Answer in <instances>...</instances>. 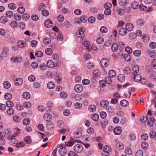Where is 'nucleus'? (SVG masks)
<instances>
[{"label": "nucleus", "instance_id": "nucleus-29", "mask_svg": "<svg viewBox=\"0 0 156 156\" xmlns=\"http://www.w3.org/2000/svg\"><path fill=\"white\" fill-rule=\"evenodd\" d=\"M123 73L126 74H130L131 72V69L129 67H125L123 70Z\"/></svg>", "mask_w": 156, "mask_h": 156}, {"label": "nucleus", "instance_id": "nucleus-34", "mask_svg": "<svg viewBox=\"0 0 156 156\" xmlns=\"http://www.w3.org/2000/svg\"><path fill=\"white\" fill-rule=\"evenodd\" d=\"M132 69L133 72L134 73H136L139 72V67L137 65H134L132 67Z\"/></svg>", "mask_w": 156, "mask_h": 156}, {"label": "nucleus", "instance_id": "nucleus-26", "mask_svg": "<svg viewBox=\"0 0 156 156\" xmlns=\"http://www.w3.org/2000/svg\"><path fill=\"white\" fill-rule=\"evenodd\" d=\"M116 147L119 150H121L124 148L123 144L122 143L120 142L117 143L116 144Z\"/></svg>", "mask_w": 156, "mask_h": 156}, {"label": "nucleus", "instance_id": "nucleus-28", "mask_svg": "<svg viewBox=\"0 0 156 156\" xmlns=\"http://www.w3.org/2000/svg\"><path fill=\"white\" fill-rule=\"evenodd\" d=\"M48 67L50 68H53L54 66V62L51 60H48L47 62Z\"/></svg>", "mask_w": 156, "mask_h": 156}, {"label": "nucleus", "instance_id": "nucleus-46", "mask_svg": "<svg viewBox=\"0 0 156 156\" xmlns=\"http://www.w3.org/2000/svg\"><path fill=\"white\" fill-rule=\"evenodd\" d=\"M17 145H16L15 147H16L17 148H20L22 147L23 146H24L25 145V143L23 142H20L19 143H18V142L17 143Z\"/></svg>", "mask_w": 156, "mask_h": 156}, {"label": "nucleus", "instance_id": "nucleus-41", "mask_svg": "<svg viewBox=\"0 0 156 156\" xmlns=\"http://www.w3.org/2000/svg\"><path fill=\"white\" fill-rule=\"evenodd\" d=\"M139 5L138 2H133L131 4V7L134 9H136L138 8Z\"/></svg>", "mask_w": 156, "mask_h": 156}, {"label": "nucleus", "instance_id": "nucleus-35", "mask_svg": "<svg viewBox=\"0 0 156 156\" xmlns=\"http://www.w3.org/2000/svg\"><path fill=\"white\" fill-rule=\"evenodd\" d=\"M108 75L110 77L113 78L116 75V73L115 70H110L109 72Z\"/></svg>", "mask_w": 156, "mask_h": 156}, {"label": "nucleus", "instance_id": "nucleus-53", "mask_svg": "<svg viewBox=\"0 0 156 156\" xmlns=\"http://www.w3.org/2000/svg\"><path fill=\"white\" fill-rule=\"evenodd\" d=\"M104 6L105 9H110L112 6V4L109 2L106 3L104 4Z\"/></svg>", "mask_w": 156, "mask_h": 156}, {"label": "nucleus", "instance_id": "nucleus-40", "mask_svg": "<svg viewBox=\"0 0 156 156\" xmlns=\"http://www.w3.org/2000/svg\"><path fill=\"white\" fill-rule=\"evenodd\" d=\"M147 117L146 116H141L140 117V121L142 123L145 122L147 120Z\"/></svg>", "mask_w": 156, "mask_h": 156}, {"label": "nucleus", "instance_id": "nucleus-27", "mask_svg": "<svg viewBox=\"0 0 156 156\" xmlns=\"http://www.w3.org/2000/svg\"><path fill=\"white\" fill-rule=\"evenodd\" d=\"M93 74L95 77H98L101 75V72L100 70L96 69L93 72Z\"/></svg>", "mask_w": 156, "mask_h": 156}, {"label": "nucleus", "instance_id": "nucleus-59", "mask_svg": "<svg viewBox=\"0 0 156 156\" xmlns=\"http://www.w3.org/2000/svg\"><path fill=\"white\" fill-rule=\"evenodd\" d=\"M24 140L27 144L31 143V138L30 136L26 137L24 138Z\"/></svg>", "mask_w": 156, "mask_h": 156}, {"label": "nucleus", "instance_id": "nucleus-63", "mask_svg": "<svg viewBox=\"0 0 156 156\" xmlns=\"http://www.w3.org/2000/svg\"><path fill=\"white\" fill-rule=\"evenodd\" d=\"M40 67L41 70H44L47 69V66L45 64L42 63L40 65Z\"/></svg>", "mask_w": 156, "mask_h": 156}, {"label": "nucleus", "instance_id": "nucleus-1", "mask_svg": "<svg viewBox=\"0 0 156 156\" xmlns=\"http://www.w3.org/2000/svg\"><path fill=\"white\" fill-rule=\"evenodd\" d=\"M73 149L75 152L79 153H81L83 151V147L82 145L77 144L74 146Z\"/></svg>", "mask_w": 156, "mask_h": 156}, {"label": "nucleus", "instance_id": "nucleus-36", "mask_svg": "<svg viewBox=\"0 0 156 156\" xmlns=\"http://www.w3.org/2000/svg\"><path fill=\"white\" fill-rule=\"evenodd\" d=\"M14 134L12 136H14L15 137L17 136L20 133V130L18 128H16L13 129Z\"/></svg>", "mask_w": 156, "mask_h": 156}, {"label": "nucleus", "instance_id": "nucleus-5", "mask_svg": "<svg viewBox=\"0 0 156 156\" xmlns=\"http://www.w3.org/2000/svg\"><path fill=\"white\" fill-rule=\"evenodd\" d=\"M11 60L14 62H17L18 63H20L22 61V57L20 56L12 57Z\"/></svg>", "mask_w": 156, "mask_h": 156}, {"label": "nucleus", "instance_id": "nucleus-25", "mask_svg": "<svg viewBox=\"0 0 156 156\" xmlns=\"http://www.w3.org/2000/svg\"><path fill=\"white\" fill-rule=\"evenodd\" d=\"M112 150L111 147L107 145L105 146L103 148V151L107 153H110Z\"/></svg>", "mask_w": 156, "mask_h": 156}, {"label": "nucleus", "instance_id": "nucleus-58", "mask_svg": "<svg viewBox=\"0 0 156 156\" xmlns=\"http://www.w3.org/2000/svg\"><path fill=\"white\" fill-rule=\"evenodd\" d=\"M10 26L13 28H16L17 27V24L16 22L12 21L10 23Z\"/></svg>", "mask_w": 156, "mask_h": 156}, {"label": "nucleus", "instance_id": "nucleus-14", "mask_svg": "<svg viewBox=\"0 0 156 156\" xmlns=\"http://www.w3.org/2000/svg\"><path fill=\"white\" fill-rule=\"evenodd\" d=\"M23 80L21 78H17L15 81V84L17 86H20L23 83Z\"/></svg>", "mask_w": 156, "mask_h": 156}, {"label": "nucleus", "instance_id": "nucleus-32", "mask_svg": "<svg viewBox=\"0 0 156 156\" xmlns=\"http://www.w3.org/2000/svg\"><path fill=\"white\" fill-rule=\"evenodd\" d=\"M9 19L8 18H6L5 16H2L0 18V22L2 23H7Z\"/></svg>", "mask_w": 156, "mask_h": 156}, {"label": "nucleus", "instance_id": "nucleus-9", "mask_svg": "<svg viewBox=\"0 0 156 156\" xmlns=\"http://www.w3.org/2000/svg\"><path fill=\"white\" fill-rule=\"evenodd\" d=\"M15 137L13 136H12L10 138V140L11 141L10 142V145L14 146L16 145L17 143L18 142V140L15 138Z\"/></svg>", "mask_w": 156, "mask_h": 156}, {"label": "nucleus", "instance_id": "nucleus-33", "mask_svg": "<svg viewBox=\"0 0 156 156\" xmlns=\"http://www.w3.org/2000/svg\"><path fill=\"white\" fill-rule=\"evenodd\" d=\"M48 87L49 89H52L55 87V83L52 82H49L47 84Z\"/></svg>", "mask_w": 156, "mask_h": 156}, {"label": "nucleus", "instance_id": "nucleus-51", "mask_svg": "<svg viewBox=\"0 0 156 156\" xmlns=\"http://www.w3.org/2000/svg\"><path fill=\"white\" fill-rule=\"evenodd\" d=\"M144 23V21L143 19H140L137 20V24L139 26L143 25Z\"/></svg>", "mask_w": 156, "mask_h": 156}, {"label": "nucleus", "instance_id": "nucleus-44", "mask_svg": "<svg viewBox=\"0 0 156 156\" xmlns=\"http://www.w3.org/2000/svg\"><path fill=\"white\" fill-rule=\"evenodd\" d=\"M23 124L25 125H29L30 123V120L28 118L25 119H23Z\"/></svg>", "mask_w": 156, "mask_h": 156}, {"label": "nucleus", "instance_id": "nucleus-15", "mask_svg": "<svg viewBox=\"0 0 156 156\" xmlns=\"http://www.w3.org/2000/svg\"><path fill=\"white\" fill-rule=\"evenodd\" d=\"M109 102L107 100H102L100 102V106L102 107H106L109 104Z\"/></svg>", "mask_w": 156, "mask_h": 156}, {"label": "nucleus", "instance_id": "nucleus-62", "mask_svg": "<svg viewBox=\"0 0 156 156\" xmlns=\"http://www.w3.org/2000/svg\"><path fill=\"white\" fill-rule=\"evenodd\" d=\"M87 66L89 69H92L94 68V65L93 63H88L87 64Z\"/></svg>", "mask_w": 156, "mask_h": 156}, {"label": "nucleus", "instance_id": "nucleus-47", "mask_svg": "<svg viewBox=\"0 0 156 156\" xmlns=\"http://www.w3.org/2000/svg\"><path fill=\"white\" fill-rule=\"evenodd\" d=\"M134 55L136 57L139 56L141 54V51L139 50H136L133 51Z\"/></svg>", "mask_w": 156, "mask_h": 156}, {"label": "nucleus", "instance_id": "nucleus-50", "mask_svg": "<svg viewBox=\"0 0 156 156\" xmlns=\"http://www.w3.org/2000/svg\"><path fill=\"white\" fill-rule=\"evenodd\" d=\"M125 153L127 155H129L132 154V151L130 148H127L125 150Z\"/></svg>", "mask_w": 156, "mask_h": 156}, {"label": "nucleus", "instance_id": "nucleus-56", "mask_svg": "<svg viewBox=\"0 0 156 156\" xmlns=\"http://www.w3.org/2000/svg\"><path fill=\"white\" fill-rule=\"evenodd\" d=\"M149 46L151 48H155L156 47V43L154 42H151L149 44Z\"/></svg>", "mask_w": 156, "mask_h": 156}, {"label": "nucleus", "instance_id": "nucleus-18", "mask_svg": "<svg viewBox=\"0 0 156 156\" xmlns=\"http://www.w3.org/2000/svg\"><path fill=\"white\" fill-rule=\"evenodd\" d=\"M126 30V28L125 29L124 28L122 27L120 28L119 31V34L122 35H125L127 33Z\"/></svg>", "mask_w": 156, "mask_h": 156}, {"label": "nucleus", "instance_id": "nucleus-49", "mask_svg": "<svg viewBox=\"0 0 156 156\" xmlns=\"http://www.w3.org/2000/svg\"><path fill=\"white\" fill-rule=\"evenodd\" d=\"M106 110L108 113L113 112L114 111L113 107L111 106H108L106 109Z\"/></svg>", "mask_w": 156, "mask_h": 156}, {"label": "nucleus", "instance_id": "nucleus-16", "mask_svg": "<svg viewBox=\"0 0 156 156\" xmlns=\"http://www.w3.org/2000/svg\"><path fill=\"white\" fill-rule=\"evenodd\" d=\"M142 41L144 42H147L149 41V36L148 34H144L142 37Z\"/></svg>", "mask_w": 156, "mask_h": 156}, {"label": "nucleus", "instance_id": "nucleus-48", "mask_svg": "<svg viewBox=\"0 0 156 156\" xmlns=\"http://www.w3.org/2000/svg\"><path fill=\"white\" fill-rule=\"evenodd\" d=\"M124 58L127 62L129 61L131 59L130 56L129 54H125L124 55Z\"/></svg>", "mask_w": 156, "mask_h": 156}, {"label": "nucleus", "instance_id": "nucleus-31", "mask_svg": "<svg viewBox=\"0 0 156 156\" xmlns=\"http://www.w3.org/2000/svg\"><path fill=\"white\" fill-rule=\"evenodd\" d=\"M116 12L118 15H122L124 13V10L123 9L118 7L117 8Z\"/></svg>", "mask_w": 156, "mask_h": 156}, {"label": "nucleus", "instance_id": "nucleus-20", "mask_svg": "<svg viewBox=\"0 0 156 156\" xmlns=\"http://www.w3.org/2000/svg\"><path fill=\"white\" fill-rule=\"evenodd\" d=\"M134 80L136 82H140L141 80V76L140 74H136L133 76Z\"/></svg>", "mask_w": 156, "mask_h": 156}, {"label": "nucleus", "instance_id": "nucleus-45", "mask_svg": "<svg viewBox=\"0 0 156 156\" xmlns=\"http://www.w3.org/2000/svg\"><path fill=\"white\" fill-rule=\"evenodd\" d=\"M51 42V40L50 38L48 37H45L43 40V43L46 44H49Z\"/></svg>", "mask_w": 156, "mask_h": 156}, {"label": "nucleus", "instance_id": "nucleus-42", "mask_svg": "<svg viewBox=\"0 0 156 156\" xmlns=\"http://www.w3.org/2000/svg\"><path fill=\"white\" fill-rule=\"evenodd\" d=\"M148 146V144L147 142H143L141 145V147L144 150H146L147 149Z\"/></svg>", "mask_w": 156, "mask_h": 156}, {"label": "nucleus", "instance_id": "nucleus-8", "mask_svg": "<svg viewBox=\"0 0 156 156\" xmlns=\"http://www.w3.org/2000/svg\"><path fill=\"white\" fill-rule=\"evenodd\" d=\"M44 25L46 27L51 28L53 26V23L50 20L48 19L45 22Z\"/></svg>", "mask_w": 156, "mask_h": 156}, {"label": "nucleus", "instance_id": "nucleus-30", "mask_svg": "<svg viewBox=\"0 0 156 156\" xmlns=\"http://www.w3.org/2000/svg\"><path fill=\"white\" fill-rule=\"evenodd\" d=\"M112 50L113 52H116L117 51L118 49V46L117 44L114 43L112 46Z\"/></svg>", "mask_w": 156, "mask_h": 156}, {"label": "nucleus", "instance_id": "nucleus-7", "mask_svg": "<svg viewBox=\"0 0 156 156\" xmlns=\"http://www.w3.org/2000/svg\"><path fill=\"white\" fill-rule=\"evenodd\" d=\"M44 119L45 121L49 122L52 118V116L49 113H46L44 115Z\"/></svg>", "mask_w": 156, "mask_h": 156}, {"label": "nucleus", "instance_id": "nucleus-11", "mask_svg": "<svg viewBox=\"0 0 156 156\" xmlns=\"http://www.w3.org/2000/svg\"><path fill=\"white\" fill-rule=\"evenodd\" d=\"M18 47L22 48L25 47L27 45L23 41H19L17 43Z\"/></svg>", "mask_w": 156, "mask_h": 156}, {"label": "nucleus", "instance_id": "nucleus-54", "mask_svg": "<svg viewBox=\"0 0 156 156\" xmlns=\"http://www.w3.org/2000/svg\"><path fill=\"white\" fill-rule=\"evenodd\" d=\"M58 21L60 22H63L64 20V18L62 15H59L57 17Z\"/></svg>", "mask_w": 156, "mask_h": 156}, {"label": "nucleus", "instance_id": "nucleus-6", "mask_svg": "<svg viewBox=\"0 0 156 156\" xmlns=\"http://www.w3.org/2000/svg\"><path fill=\"white\" fill-rule=\"evenodd\" d=\"M100 63L102 66L105 67L109 65V62L107 59L103 58L101 60Z\"/></svg>", "mask_w": 156, "mask_h": 156}, {"label": "nucleus", "instance_id": "nucleus-3", "mask_svg": "<svg viewBox=\"0 0 156 156\" xmlns=\"http://www.w3.org/2000/svg\"><path fill=\"white\" fill-rule=\"evenodd\" d=\"M83 86L80 84H77L74 87V90L75 91L78 93L81 92L83 90Z\"/></svg>", "mask_w": 156, "mask_h": 156}, {"label": "nucleus", "instance_id": "nucleus-52", "mask_svg": "<svg viewBox=\"0 0 156 156\" xmlns=\"http://www.w3.org/2000/svg\"><path fill=\"white\" fill-rule=\"evenodd\" d=\"M9 83L8 81H6L3 83V87L4 88L8 89L10 87Z\"/></svg>", "mask_w": 156, "mask_h": 156}, {"label": "nucleus", "instance_id": "nucleus-37", "mask_svg": "<svg viewBox=\"0 0 156 156\" xmlns=\"http://www.w3.org/2000/svg\"><path fill=\"white\" fill-rule=\"evenodd\" d=\"M120 104L123 106H126L129 104V102L126 100H123L121 101Z\"/></svg>", "mask_w": 156, "mask_h": 156}, {"label": "nucleus", "instance_id": "nucleus-24", "mask_svg": "<svg viewBox=\"0 0 156 156\" xmlns=\"http://www.w3.org/2000/svg\"><path fill=\"white\" fill-rule=\"evenodd\" d=\"M23 96L24 99H28L30 98V95L28 92H25L23 93Z\"/></svg>", "mask_w": 156, "mask_h": 156}, {"label": "nucleus", "instance_id": "nucleus-43", "mask_svg": "<svg viewBox=\"0 0 156 156\" xmlns=\"http://www.w3.org/2000/svg\"><path fill=\"white\" fill-rule=\"evenodd\" d=\"M45 53L48 55H50L52 53V51L50 48H47L45 49Z\"/></svg>", "mask_w": 156, "mask_h": 156}, {"label": "nucleus", "instance_id": "nucleus-2", "mask_svg": "<svg viewBox=\"0 0 156 156\" xmlns=\"http://www.w3.org/2000/svg\"><path fill=\"white\" fill-rule=\"evenodd\" d=\"M81 143L82 142L81 140H75L73 138H71L70 140L68 141L65 143V145L68 147L72 146L74 143Z\"/></svg>", "mask_w": 156, "mask_h": 156}, {"label": "nucleus", "instance_id": "nucleus-4", "mask_svg": "<svg viewBox=\"0 0 156 156\" xmlns=\"http://www.w3.org/2000/svg\"><path fill=\"white\" fill-rule=\"evenodd\" d=\"M122 131V128L120 126H118L115 127L114 130L113 132L115 135H119L121 133Z\"/></svg>", "mask_w": 156, "mask_h": 156}, {"label": "nucleus", "instance_id": "nucleus-22", "mask_svg": "<svg viewBox=\"0 0 156 156\" xmlns=\"http://www.w3.org/2000/svg\"><path fill=\"white\" fill-rule=\"evenodd\" d=\"M82 41L83 44L84 46L87 47L90 45V42H88L85 38L83 37L82 38Z\"/></svg>", "mask_w": 156, "mask_h": 156}, {"label": "nucleus", "instance_id": "nucleus-38", "mask_svg": "<svg viewBox=\"0 0 156 156\" xmlns=\"http://www.w3.org/2000/svg\"><path fill=\"white\" fill-rule=\"evenodd\" d=\"M99 116L97 114H94L92 115L91 118L94 121H97L99 119Z\"/></svg>", "mask_w": 156, "mask_h": 156}, {"label": "nucleus", "instance_id": "nucleus-60", "mask_svg": "<svg viewBox=\"0 0 156 156\" xmlns=\"http://www.w3.org/2000/svg\"><path fill=\"white\" fill-rule=\"evenodd\" d=\"M42 14L44 16H47L49 15V12L47 10H44L42 12Z\"/></svg>", "mask_w": 156, "mask_h": 156}, {"label": "nucleus", "instance_id": "nucleus-21", "mask_svg": "<svg viewBox=\"0 0 156 156\" xmlns=\"http://www.w3.org/2000/svg\"><path fill=\"white\" fill-rule=\"evenodd\" d=\"M125 76L123 74H120L118 76L117 78L118 80L120 82H122L125 80Z\"/></svg>", "mask_w": 156, "mask_h": 156}, {"label": "nucleus", "instance_id": "nucleus-19", "mask_svg": "<svg viewBox=\"0 0 156 156\" xmlns=\"http://www.w3.org/2000/svg\"><path fill=\"white\" fill-rule=\"evenodd\" d=\"M57 126L58 128H63L65 126L63 122L61 120H59L57 123Z\"/></svg>", "mask_w": 156, "mask_h": 156}, {"label": "nucleus", "instance_id": "nucleus-55", "mask_svg": "<svg viewBox=\"0 0 156 156\" xmlns=\"http://www.w3.org/2000/svg\"><path fill=\"white\" fill-rule=\"evenodd\" d=\"M100 31L102 33H105L108 31V29L106 27L102 26L101 27Z\"/></svg>", "mask_w": 156, "mask_h": 156}, {"label": "nucleus", "instance_id": "nucleus-12", "mask_svg": "<svg viewBox=\"0 0 156 156\" xmlns=\"http://www.w3.org/2000/svg\"><path fill=\"white\" fill-rule=\"evenodd\" d=\"M85 30L84 28H82L81 30H80L77 33H76V35L78 37H82L84 36V31Z\"/></svg>", "mask_w": 156, "mask_h": 156}, {"label": "nucleus", "instance_id": "nucleus-64", "mask_svg": "<svg viewBox=\"0 0 156 156\" xmlns=\"http://www.w3.org/2000/svg\"><path fill=\"white\" fill-rule=\"evenodd\" d=\"M143 152L141 150L137 151L136 153V156H143Z\"/></svg>", "mask_w": 156, "mask_h": 156}, {"label": "nucleus", "instance_id": "nucleus-13", "mask_svg": "<svg viewBox=\"0 0 156 156\" xmlns=\"http://www.w3.org/2000/svg\"><path fill=\"white\" fill-rule=\"evenodd\" d=\"M125 27L126 30L129 31H132L133 28V25L130 23H127Z\"/></svg>", "mask_w": 156, "mask_h": 156}, {"label": "nucleus", "instance_id": "nucleus-10", "mask_svg": "<svg viewBox=\"0 0 156 156\" xmlns=\"http://www.w3.org/2000/svg\"><path fill=\"white\" fill-rule=\"evenodd\" d=\"M140 9L141 11H145L147 12H150L152 10L149 7L148 9L147 7L145 5L141 4L139 6Z\"/></svg>", "mask_w": 156, "mask_h": 156}, {"label": "nucleus", "instance_id": "nucleus-61", "mask_svg": "<svg viewBox=\"0 0 156 156\" xmlns=\"http://www.w3.org/2000/svg\"><path fill=\"white\" fill-rule=\"evenodd\" d=\"M35 55L38 57H41L43 55V53L40 51H37L35 53Z\"/></svg>", "mask_w": 156, "mask_h": 156}, {"label": "nucleus", "instance_id": "nucleus-17", "mask_svg": "<svg viewBox=\"0 0 156 156\" xmlns=\"http://www.w3.org/2000/svg\"><path fill=\"white\" fill-rule=\"evenodd\" d=\"M155 121V119L151 117L150 119L148 121L147 124L150 127H152L153 126Z\"/></svg>", "mask_w": 156, "mask_h": 156}, {"label": "nucleus", "instance_id": "nucleus-57", "mask_svg": "<svg viewBox=\"0 0 156 156\" xmlns=\"http://www.w3.org/2000/svg\"><path fill=\"white\" fill-rule=\"evenodd\" d=\"M37 41L36 40H34L31 41L30 44L32 47H35L37 44Z\"/></svg>", "mask_w": 156, "mask_h": 156}, {"label": "nucleus", "instance_id": "nucleus-23", "mask_svg": "<svg viewBox=\"0 0 156 156\" xmlns=\"http://www.w3.org/2000/svg\"><path fill=\"white\" fill-rule=\"evenodd\" d=\"M9 51V50L6 48H4L1 53L2 56L3 57H6L8 54Z\"/></svg>", "mask_w": 156, "mask_h": 156}, {"label": "nucleus", "instance_id": "nucleus-39", "mask_svg": "<svg viewBox=\"0 0 156 156\" xmlns=\"http://www.w3.org/2000/svg\"><path fill=\"white\" fill-rule=\"evenodd\" d=\"M96 109V107L94 105H91L88 107L89 110L91 112H94Z\"/></svg>", "mask_w": 156, "mask_h": 156}]
</instances>
